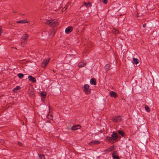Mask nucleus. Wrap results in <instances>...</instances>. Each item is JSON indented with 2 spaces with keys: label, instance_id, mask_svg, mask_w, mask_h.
I'll return each instance as SVG.
<instances>
[{
  "label": "nucleus",
  "instance_id": "aec40b11",
  "mask_svg": "<svg viewBox=\"0 0 159 159\" xmlns=\"http://www.w3.org/2000/svg\"><path fill=\"white\" fill-rule=\"evenodd\" d=\"M17 76L19 78L21 79L23 77L24 75L22 73H20L18 74Z\"/></svg>",
  "mask_w": 159,
  "mask_h": 159
},
{
  "label": "nucleus",
  "instance_id": "2eb2a0df",
  "mask_svg": "<svg viewBox=\"0 0 159 159\" xmlns=\"http://www.w3.org/2000/svg\"><path fill=\"white\" fill-rule=\"evenodd\" d=\"M90 83L92 85H95L96 84V80L94 78H92L90 80Z\"/></svg>",
  "mask_w": 159,
  "mask_h": 159
},
{
  "label": "nucleus",
  "instance_id": "ddd939ff",
  "mask_svg": "<svg viewBox=\"0 0 159 159\" xmlns=\"http://www.w3.org/2000/svg\"><path fill=\"white\" fill-rule=\"evenodd\" d=\"M111 137L113 140H115L117 139L118 136L116 133L113 132L111 135Z\"/></svg>",
  "mask_w": 159,
  "mask_h": 159
},
{
  "label": "nucleus",
  "instance_id": "6ab92c4d",
  "mask_svg": "<svg viewBox=\"0 0 159 159\" xmlns=\"http://www.w3.org/2000/svg\"><path fill=\"white\" fill-rule=\"evenodd\" d=\"M91 143H93L95 144H99L100 143V141L98 140H93L92 141Z\"/></svg>",
  "mask_w": 159,
  "mask_h": 159
},
{
  "label": "nucleus",
  "instance_id": "cd10ccee",
  "mask_svg": "<svg viewBox=\"0 0 159 159\" xmlns=\"http://www.w3.org/2000/svg\"><path fill=\"white\" fill-rule=\"evenodd\" d=\"M112 151V149H111V148H109L107 150H106L105 151H106L107 152H111Z\"/></svg>",
  "mask_w": 159,
  "mask_h": 159
},
{
  "label": "nucleus",
  "instance_id": "5701e85b",
  "mask_svg": "<svg viewBox=\"0 0 159 159\" xmlns=\"http://www.w3.org/2000/svg\"><path fill=\"white\" fill-rule=\"evenodd\" d=\"M145 109L146 110L147 112H149L150 111L149 108V107H148V106L147 105L145 106Z\"/></svg>",
  "mask_w": 159,
  "mask_h": 159
},
{
  "label": "nucleus",
  "instance_id": "f704fd0d",
  "mask_svg": "<svg viewBox=\"0 0 159 159\" xmlns=\"http://www.w3.org/2000/svg\"><path fill=\"white\" fill-rule=\"evenodd\" d=\"M30 96H31L32 97H33L34 96V93L33 92H32V94L31 95H30Z\"/></svg>",
  "mask_w": 159,
  "mask_h": 159
},
{
  "label": "nucleus",
  "instance_id": "e433bc0d",
  "mask_svg": "<svg viewBox=\"0 0 159 159\" xmlns=\"http://www.w3.org/2000/svg\"><path fill=\"white\" fill-rule=\"evenodd\" d=\"M110 148H111V149H112V150L114 149V146H112Z\"/></svg>",
  "mask_w": 159,
  "mask_h": 159
},
{
  "label": "nucleus",
  "instance_id": "ea45409f",
  "mask_svg": "<svg viewBox=\"0 0 159 159\" xmlns=\"http://www.w3.org/2000/svg\"><path fill=\"white\" fill-rule=\"evenodd\" d=\"M1 97V96H0V97Z\"/></svg>",
  "mask_w": 159,
  "mask_h": 159
},
{
  "label": "nucleus",
  "instance_id": "393cba45",
  "mask_svg": "<svg viewBox=\"0 0 159 159\" xmlns=\"http://www.w3.org/2000/svg\"><path fill=\"white\" fill-rule=\"evenodd\" d=\"M118 133L122 136H123L124 135V133L122 131H118Z\"/></svg>",
  "mask_w": 159,
  "mask_h": 159
},
{
  "label": "nucleus",
  "instance_id": "f03ea898",
  "mask_svg": "<svg viewBox=\"0 0 159 159\" xmlns=\"http://www.w3.org/2000/svg\"><path fill=\"white\" fill-rule=\"evenodd\" d=\"M84 92L86 94H89L91 93V90L89 88V86L87 84H85L84 86Z\"/></svg>",
  "mask_w": 159,
  "mask_h": 159
},
{
  "label": "nucleus",
  "instance_id": "bb28decb",
  "mask_svg": "<svg viewBox=\"0 0 159 159\" xmlns=\"http://www.w3.org/2000/svg\"><path fill=\"white\" fill-rule=\"evenodd\" d=\"M26 43L25 41H22L21 43V45L22 46H24V45L26 44Z\"/></svg>",
  "mask_w": 159,
  "mask_h": 159
},
{
  "label": "nucleus",
  "instance_id": "dca6fc26",
  "mask_svg": "<svg viewBox=\"0 0 159 159\" xmlns=\"http://www.w3.org/2000/svg\"><path fill=\"white\" fill-rule=\"evenodd\" d=\"M84 5L85 6L87 7H91V3H86L84 2Z\"/></svg>",
  "mask_w": 159,
  "mask_h": 159
},
{
  "label": "nucleus",
  "instance_id": "1a4fd4ad",
  "mask_svg": "<svg viewBox=\"0 0 159 159\" xmlns=\"http://www.w3.org/2000/svg\"><path fill=\"white\" fill-rule=\"evenodd\" d=\"M80 128L81 126L80 125H78L73 126L71 127V129L73 130H75L77 129H80Z\"/></svg>",
  "mask_w": 159,
  "mask_h": 159
},
{
  "label": "nucleus",
  "instance_id": "473e14b6",
  "mask_svg": "<svg viewBox=\"0 0 159 159\" xmlns=\"http://www.w3.org/2000/svg\"><path fill=\"white\" fill-rule=\"evenodd\" d=\"M18 145L20 146H21L22 145V143H19V142H18Z\"/></svg>",
  "mask_w": 159,
  "mask_h": 159
},
{
  "label": "nucleus",
  "instance_id": "423d86ee",
  "mask_svg": "<svg viewBox=\"0 0 159 159\" xmlns=\"http://www.w3.org/2000/svg\"><path fill=\"white\" fill-rule=\"evenodd\" d=\"M110 96L112 97L116 98L117 97V94L114 91H111L110 93Z\"/></svg>",
  "mask_w": 159,
  "mask_h": 159
},
{
  "label": "nucleus",
  "instance_id": "20e7f679",
  "mask_svg": "<svg viewBox=\"0 0 159 159\" xmlns=\"http://www.w3.org/2000/svg\"><path fill=\"white\" fill-rule=\"evenodd\" d=\"M50 60V58H48L47 59H46L44 60L43 62L42 63V67H45L48 64V63L49 62V60Z\"/></svg>",
  "mask_w": 159,
  "mask_h": 159
},
{
  "label": "nucleus",
  "instance_id": "4468645a",
  "mask_svg": "<svg viewBox=\"0 0 159 159\" xmlns=\"http://www.w3.org/2000/svg\"><path fill=\"white\" fill-rule=\"evenodd\" d=\"M29 35L28 34H25L22 36L21 39L22 40H25L27 39Z\"/></svg>",
  "mask_w": 159,
  "mask_h": 159
},
{
  "label": "nucleus",
  "instance_id": "6e6552de",
  "mask_svg": "<svg viewBox=\"0 0 159 159\" xmlns=\"http://www.w3.org/2000/svg\"><path fill=\"white\" fill-rule=\"evenodd\" d=\"M86 62L85 61H83L82 62H81L78 64V66L80 67H84L86 65Z\"/></svg>",
  "mask_w": 159,
  "mask_h": 159
},
{
  "label": "nucleus",
  "instance_id": "0eeeda50",
  "mask_svg": "<svg viewBox=\"0 0 159 159\" xmlns=\"http://www.w3.org/2000/svg\"><path fill=\"white\" fill-rule=\"evenodd\" d=\"M72 30L73 28L72 27H68L66 29L65 32L66 34H69L72 31Z\"/></svg>",
  "mask_w": 159,
  "mask_h": 159
},
{
  "label": "nucleus",
  "instance_id": "c85d7f7f",
  "mask_svg": "<svg viewBox=\"0 0 159 159\" xmlns=\"http://www.w3.org/2000/svg\"><path fill=\"white\" fill-rule=\"evenodd\" d=\"M102 1L105 4H106L107 3V0H102Z\"/></svg>",
  "mask_w": 159,
  "mask_h": 159
},
{
  "label": "nucleus",
  "instance_id": "72a5a7b5",
  "mask_svg": "<svg viewBox=\"0 0 159 159\" xmlns=\"http://www.w3.org/2000/svg\"><path fill=\"white\" fill-rule=\"evenodd\" d=\"M2 33V30L1 28H0V35H1V34Z\"/></svg>",
  "mask_w": 159,
  "mask_h": 159
},
{
  "label": "nucleus",
  "instance_id": "7c9ffc66",
  "mask_svg": "<svg viewBox=\"0 0 159 159\" xmlns=\"http://www.w3.org/2000/svg\"><path fill=\"white\" fill-rule=\"evenodd\" d=\"M41 99L42 101H44L45 99V97L42 96Z\"/></svg>",
  "mask_w": 159,
  "mask_h": 159
},
{
  "label": "nucleus",
  "instance_id": "412c9836",
  "mask_svg": "<svg viewBox=\"0 0 159 159\" xmlns=\"http://www.w3.org/2000/svg\"><path fill=\"white\" fill-rule=\"evenodd\" d=\"M38 159H45V157L43 155H39Z\"/></svg>",
  "mask_w": 159,
  "mask_h": 159
},
{
  "label": "nucleus",
  "instance_id": "c9c22d12",
  "mask_svg": "<svg viewBox=\"0 0 159 159\" xmlns=\"http://www.w3.org/2000/svg\"><path fill=\"white\" fill-rule=\"evenodd\" d=\"M146 25L145 24H143V26L144 28L145 27H146Z\"/></svg>",
  "mask_w": 159,
  "mask_h": 159
},
{
  "label": "nucleus",
  "instance_id": "9b49d317",
  "mask_svg": "<svg viewBox=\"0 0 159 159\" xmlns=\"http://www.w3.org/2000/svg\"><path fill=\"white\" fill-rule=\"evenodd\" d=\"M29 22V21L25 19L24 20H20L18 21H17L16 23H25Z\"/></svg>",
  "mask_w": 159,
  "mask_h": 159
},
{
  "label": "nucleus",
  "instance_id": "f3484780",
  "mask_svg": "<svg viewBox=\"0 0 159 159\" xmlns=\"http://www.w3.org/2000/svg\"><path fill=\"white\" fill-rule=\"evenodd\" d=\"M20 86H17L13 89V91L14 92H16L18 90L20 89Z\"/></svg>",
  "mask_w": 159,
  "mask_h": 159
},
{
  "label": "nucleus",
  "instance_id": "a211bd4d",
  "mask_svg": "<svg viewBox=\"0 0 159 159\" xmlns=\"http://www.w3.org/2000/svg\"><path fill=\"white\" fill-rule=\"evenodd\" d=\"M105 69L108 71V70H109L110 69V68H111V66H110V65L109 64H107L105 66Z\"/></svg>",
  "mask_w": 159,
  "mask_h": 159
},
{
  "label": "nucleus",
  "instance_id": "4c0bfd02",
  "mask_svg": "<svg viewBox=\"0 0 159 159\" xmlns=\"http://www.w3.org/2000/svg\"><path fill=\"white\" fill-rule=\"evenodd\" d=\"M29 24L30 25H31V23H29Z\"/></svg>",
  "mask_w": 159,
  "mask_h": 159
},
{
  "label": "nucleus",
  "instance_id": "b1692460",
  "mask_svg": "<svg viewBox=\"0 0 159 159\" xmlns=\"http://www.w3.org/2000/svg\"><path fill=\"white\" fill-rule=\"evenodd\" d=\"M112 31H113V33H115V34H117L119 33L118 31L117 30L115 29H113V30Z\"/></svg>",
  "mask_w": 159,
  "mask_h": 159
},
{
  "label": "nucleus",
  "instance_id": "f8f14e48",
  "mask_svg": "<svg viewBox=\"0 0 159 159\" xmlns=\"http://www.w3.org/2000/svg\"><path fill=\"white\" fill-rule=\"evenodd\" d=\"M28 79L29 80L32 82H35L36 81L35 78L31 76H29Z\"/></svg>",
  "mask_w": 159,
  "mask_h": 159
},
{
  "label": "nucleus",
  "instance_id": "9d476101",
  "mask_svg": "<svg viewBox=\"0 0 159 159\" xmlns=\"http://www.w3.org/2000/svg\"><path fill=\"white\" fill-rule=\"evenodd\" d=\"M139 61L138 59L135 58L134 57H133V58L132 63L133 64L136 65L139 63Z\"/></svg>",
  "mask_w": 159,
  "mask_h": 159
},
{
  "label": "nucleus",
  "instance_id": "f257e3e1",
  "mask_svg": "<svg viewBox=\"0 0 159 159\" xmlns=\"http://www.w3.org/2000/svg\"><path fill=\"white\" fill-rule=\"evenodd\" d=\"M58 23V21L55 20H46L45 22L46 24L50 26H54Z\"/></svg>",
  "mask_w": 159,
  "mask_h": 159
},
{
  "label": "nucleus",
  "instance_id": "c756f323",
  "mask_svg": "<svg viewBox=\"0 0 159 159\" xmlns=\"http://www.w3.org/2000/svg\"><path fill=\"white\" fill-rule=\"evenodd\" d=\"M106 139L107 140L110 141V140H111V138L110 136H107L106 137Z\"/></svg>",
  "mask_w": 159,
  "mask_h": 159
},
{
  "label": "nucleus",
  "instance_id": "a878e982",
  "mask_svg": "<svg viewBox=\"0 0 159 159\" xmlns=\"http://www.w3.org/2000/svg\"><path fill=\"white\" fill-rule=\"evenodd\" d=\"M42 96L45 97L46 95V93L45 92H42L41 93Z\"/></svg>",
  "mask_w": 159,
  "mask_h": 159
},
{
  "label": "nucleus",
  "instance_id": "7ed1b4c3",
  "mask_svg": "<svg viewBox=\"0 0 159 159\" xmlns=\"http://www.w3.org/2000/svg\"><path fill=\"white\" fill-rule=\"evenodd\" d=\"M53 4L52 5L53 7V9L54 11H56L57 9L61 8V4L60 2H55L54 3V7Z\"/></svg>",
  "mask_w": 159,
  "mask_h": 159
},
{
  "label": "nucleus",
  "instance_id": "58836bf2",
  "mask_svg": "<svg viewBox=\"0 0 159 159\" xmlns=\"http://www.w3.org/2000/svg\"><path fill=\"white\" fill-rule=\"evenodd\" d=\"M30 91H29V92L30 93Z\"/></svg>",
  "mask_w": 159,
  "mask_h": 159
},
{
  "label": "nucleus",
  "instance_id": "2f4dec72",
  "mask_svg": "<svg viewBox=\"0 0 159 159\" xmlns=\"http://www.w3.org/2000/svg\"><path fill=\"white\" fill-rule=\"evenodd\" d=\"M0 142L2 143H4V140H2V139H1L0 140Z\"/></svg>",
  "mask_w": 159,
  "mask_h": 159
},
{
  "label": "nucleus",
  "instance_id": "4be33fe9",
  "mask_svg": "<svg viewBox=\"0 0 159 159\" xmlns=\"http://www.w3.org/2000/svg\"><path fill=\"white\" fill-rule=\"evenodd\" d=\"M112 157L114 159H119L118 156L116 155H115V154H113Z\"/></svg>",
  "mask_w": 159,
  "mask_h": 159
},
{
  "label": "nucleus",
  "instance_id": "39448f33",
  "mask_svg": "<svg viewBox=\"0 0 159 159\" xmlns=\"http://www.w3.org/2000/svg\"><path fill=\"white\" fill-rule=\"evenodd\" d=\"M112 120L114 122H119L121 120L120 116L114 117L112 119Z\"/></svg>",
  "mask_w": 159,
  "mask_h": 159
}]
</instances>
